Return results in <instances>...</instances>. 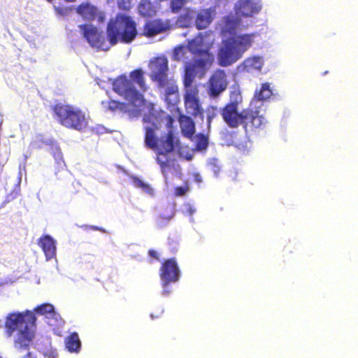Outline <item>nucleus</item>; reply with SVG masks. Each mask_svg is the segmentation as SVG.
<instances>
[{"mask_svg": "<svg viewBox=\"0 0 358 358\" xmlns=\"http://www.w3.org/2000/svg\"><path fill=\"white\" fill-rule=\"evenodd\" d=\"M143 122L146 124L143 127L145 145L156 152V161L163 173L170 166L171 159L168 155L174 150H177L180 157L188 161L192 159V154L189 150L185 151L187 148L181 145L179 138L172 130L159 136L157 135L162 122L157 115L152 113L145 114Z\"/></svg>", "mask_w": 358, "mask_h": 358, "instance_id": "obj_1", "label": "nucleus"}, {"mask_svg": "<svg viewBox=\"0 0 358 358\" xmlns=\"http://www.w3.org/2000/svg\"><path fill=\"white\" fill-rule=\"evenodd\" d=\"M239 24L240 20L234 16L229 15L225 17L222 34L229 37L222 41V45L218 50V63L221 66H228L237 62L255 42L256 33L236 34Z\"/></svg>", "mask_w": 358, "mask_h": 358, "instance_id": "obj_2", "label": "nucleus"}, {"mask_svg": "<svg viewBox=\"0 0 358 358\" xmlns=\"http://www.w3.org/2000/svg\"><path fill=\"white\" fill-rule=\"evenodd\" d=\"M220 113L223 120L230 128H237L241 125L248 138L264 129L268 122L258 108L251 105L238 112L237 101L227 103L221 109Z\"/></svg>", "mask_w": 358, "mask_h": 358, "instance_id": "obj_3", "label": "nucleus"}, {"mask_svg": "<svg viewBox=\"0 0 358 358\" xmlns=\"http://www.w3.org/2000/svg\"><path fill=\"white\" fill-rule=\"evenodd\" d=\"M36 317L30 310L9 313L5 320V331L8 336L17 332L14 347L19 352L28 350L34 337Z\"/></svg>", "mask_w": 358, "mask_h": 358, "instance_id": "obj_4", "label": "nucleus"}, {"mask_svg": "<svg viewBox=\"0 0 358 358\" xmlns=\"http://www.w3.org/2000/svg\"><path fill=\"white\" fill-rule=\"evenodd\" d=\"M106 34L112 45H116L118 42L130 43L138 35L136 23L131 17L118 14L115 21L108 24Z\"/></svg>", "mask_w": 358, "mask_h": 358, "instance_id": "obj_5", "label": "nucleus"}, {"mask_svg": "<svg viewBox=\"0 0 358 358\" xmlns=\"http://www.w3.org/2000/svg\"><path fill=\"white\" fill-rule=\"evenodd\" d=\"M52 111L57 122L69 129L83 131L88 127L89 117L78 107L58 103L52 106Z\"/></svg>", "mask_w": 358, "mask_h": 358, "instance_id": "obj_6", "label": "nucleus"}, {"mask_svg": "<svg viewBox=\"0 0 358 358\" xmlns=\"http://www.w3.org/2000/svg\"><path fill=\"white\" fill-rule=\"evenodd\" d=\"M112 85L113 91L131 105L137 106L143 103V95L135 88L131 80L126 75L117 77Z\"/></svg>", "mask_w": 358, "mask_h": 358, "instance_id": "obj_7", "label": "nucleus"}, {"mask_svg": "<svg viewBox=\"0 0 358 358\" xmlns=\"http://www.w3.org/2000/svg\"><path fill=\"white\" fill-rule=\"evenodd\" d=\"M159 276L162 285L164 288L163 293L169 294L170 292L165 288L171 283L178 282L180 278V270L176 258L166 259L162 262Z\"/></svg>", "mask_w": 358, "mask_h": 358, "instance_id": "obj_8", "label": "nucleus"}, {"mask_svg": "<svg viewBox=\"0 0 358 358\" xmlns=\"http://www.w3.org/2000/svg\"><path fill=\"white\" fill-rule=\"evenodd\" d=\"M184 103L187 113L194 117H200L202 120H203L204 110L199 99L198 88L185 90Z\"/></svg>", "mask_w": 358, "mask_h": 358, "instance_id": "obj_9", "label": "nucleus"}, {"mask_svg": "<svg viewBox=\"0 0 358 358\" xmlns=\"http://www.w3.org/2000/svg\"><path fill=\"white\" fill-rule=\"evenodd\" d=\"M227 85L228 81L225 71L217 69L209 78L208 93L210 96L216 97L227 89Z\"/></svg>", "mask_w": 358, "mask_h": 358, "instance_id": "obj_10", "label": "nucleus"}, {"mask_svg": "<svg viewBox=\"0 0 358 358\" xmlns=\"http://www.w3.org/2000/svg\"><path fill=\"white\" fill-rule=\"evenodd\" d=\"M151 70V79L152 81L158 83L161 82L164 83L168 78V59L164 56L157 57L154 58L150 64Z\"/></svg>", "mask_w": 358, "mask_h": 358, "instance_id": "obj_11", "label": "nucleus"}, {"mask_svg": "<svg viewBox=\"0 0 358 358\" xmlns=\"http://www.w3.org/2000/svg\"><path fill=\"white\" fill-rule=\"evenodd\" d=\"M83 31V36L92 47L99 49L104 48L105 36L99 32L96 27L91 24H81L79 26Z\"/></svg>", "mask_w": 358, "mask_h": 358, "instance_id": "obj_12", "label": "nucleus"}, {"mask_svg": "<svg viewBox=\"0 0 358 358\" xmlns=\"http://www.w3.org/2000/svg\"><path fill=\"white\" fill-rule=\"evenodd\" d=\"M159 88L165 89V101L168 105L175 106L178 102V87L175 80L166 78V82L157 83Z\"/></svg>", "mask_w": 358, "mask_h": 358, "instance_id": "obj_13", "label": "nucleus"}, {"mask_svg": "<svg viewBox=\"0 0 358 358\" xmlns=\"http://www.w3.org/2000/svg\"><path fill=\"white\" fill-rule=\"evenodd\" d=\"M169 29V24L161 19L148 20L143 28V35L146 37H153Z\"/></svg>", "mask_w": 358, "mask_h": 358, "instance_id": "obj_14", "label": "nucleus"}, {"mask_svg": "<svg viewBox=\"0 0 358 358\" xmlns=\"http://www.w3.org/2000/svg\"><path fill=\"white\" fill-rule=\"evenodd\" d=\"M38 245L43 251L47 259H50L56 255V242L49 235H43L38 240Z\"/></svg>", "mask_w": 358, "mask_h": 358, "instance_id": "obj_15", "label": "nucleus"}, {"mask_svg": "<svg viewBox=\"0 0 358 358\" xmlns=\"http://www.w3.org/2000/svg\"><path fill=\"white\" fill-rule=\"evenodd\" d=\"M180 127L182 135L192 139L195 133V124L193 120L186 115H180L178 117Z\"/></svg>", "mask_w": 358, "mask_h": 358, "instance_id": "obj_16", "label": "nucleus"}, {"mask_svg": "<svg viewBox=\"0 0 358 358\" xmlns=\"http://www.w3.org/2000/svg\"><path fill=\"white\" fill-rule=\"evenodd\" d=\"M187 48L194 55L202 54L204 51H210V45H206L203 42V36L199 34L196 37L189 41Z\"/></svg>", "mask_w": 358, "mask_h": 358, "instance_id": "obj_17", "label": "nucleus"}, {"mask_svg": "<svg viewBox=\"0 0 358 358\" xmlns=\"http://www.w3.org/2000/svg\"><path fill=\"white\" fill-rule=\"evenodd\" d=\"M76 12L85 20L92 21L97 16V8L89 2L80 3L76 8Z\"/></svg>", "mask_w": 358, "mask_h": 358, "instance_id": "obj_18", "label": "nucleus"}, {"mask_svg": "<svg viewBox=\"0 0 358 358\" xmlns=\"http://www.w3.org/2000/svg\"><path fill=\"white\" fill-rule=\"evenodd\" d=\"M213 11L211 8L202 9L197 13L195 26L198 29H203L208 27L213 21Z\"/></svg>", "mask_w": 358, "mask_h": 358, "instance_id": "obj_19", "label": "nucleus"}, {"mask_svg": "<svg viewBox=\"0 0 358 358\" xmlns=\"http://www.w3.org/2000/svg\"><path fill=\"white\" fill-rule=\"evenodd\" d=\"M259 12V8L251 0H241L236 13L242 17H251Z\"/></svg>", "mask_w": 358, "mask_h": 358, "instance_id": "obj_20", "label": "nucleus"}, {"mask_svg": "<svg viewBox=\"0 0 358 358\" xmlns=\"http://www.w3.org/2000/svg\"><path fill=\"white\" fill-rule=\"evenodd\" d=\"M196 75V65L193 63H187L185 68V74L183 77V85L185 90L191 88H197L196 85H193L194 80Z\"/></svg>", "mask_w": 358, "mask_h": 358, "instance_id": "obj_21", "label": "nucleus"}, {"mask_svg": "<svg viewBox=\"0 0 358 358\" xmlns=\"http://www.w3.org/2000/svg\"><path fill=\"white\" fill-rule=\"evenodd\" d=\"M196 56L200 58L197 59L194 64L196 67L199 66L202 69L210 68L214 62V55L209 50L204 51L202 54H199Z\"/></svg>", "mask_w": 358, "mask_h": 358, "instance_id": "obj_22", "label": "nucleus"}, {"mask_svg": "<svg viewBox=\"0 0 358 358\" xmlns=\"http://www.w3.org/2000/svg\"><path fill=\"white\" fill-rule=\"evenodd\" d=\"M65 346L71 352H78L81 348V342L76 332L71 333L65 339Z\"/></svg>", "mask_w": 358, "mask_h": 358, "instance_id": "obj_23", "label": "nucleus"}, {"mask_svg": "<svg viewBox=\"0 0 358 358\" xmlns=\"http://www.w3.org/2000/svg\"><path fill=\"white\" fill-rule=\"evenodd\" d=\"M129 78L133 84L136 83L141 90L143 92L146 91L147 87L144 77V71L141 69L138 68L131 71L129 73Z\"/></svg>", "mask_w": 358, "mask_h": 358, "instance_id": "obj_24", "label": "nucleus"}, {"mask_svg": "<svg viewBox=\"0 0 358 358\" xmlns=\"http://www.w3.org/2000/svg\"><path fill=\"white\" fill-rule=\"evenodd\" d=\"M262 66L263 60L258 56L247 58L242 63L243 68L248 72L253 69L261 70Z\"/></svg>", "mask_w": 358, "mask_h": 358, "instance_id": "obj_25", "label": "nucleus"}, {"mask_svg": "<svg viewBox=\"0 0 358 358\" xmlns=\"http://www.w3.org/2000/svg\"><path fill=\"white\" fill-rule=\"evenodd\" d=\"M138 10L141 16L145 17H152L156 13L152 3L149 0H141L138 6Z\"/></svg>", "mask_w": 358, "mask_h": 358, "instance_id": "obj_26", "label": "nucleus"}, {"mask_svg": "<svg viewBox=\"0 0 358 358\" xmlns=\"http://www.w3.org/2000/svg\"><path fill=\"white\" fill-rule=\"evenodd\" d=\"M34 310L36 314L43 315L46 318H53L57 315L54 306L50 303L38 306Z\"/></svg>", "mask_w": 358, "mask_h": 358, "instance_id": "obj_27", "label": "nucleus"}, {"mask_svg": "<svg viewBox=\"0 0 358 358\" xmlns=\"http://www.w3.org/2000/svg\"><path fill=\"white\" fill-rule=\"evenodd\" d=\"M194 17V11L187 10L185 13L180 15L177 20V24L181 27H188L192 24V21Z\"/></svg>", "mask_w": 358, "mask_h": 358, "instance_id": "obj_28", "label": "nucleus"}, {"mask_svg": "<svg viewBox=\"0 0 358 358\" xmlns=\"http://www.w3.org/2000/svg\"><path fill=\"white\" fill-rule=\"evenodd\" d=\"M272 94L269 83H265L262 85L259 91H256L255 97L259 101H264L270 98Z\"/></svg>", "mask_w": 358, "mask_h": 358, "instance_id": "obj_29", "label": "nucleus"}, {"mask_svg": "<svg viewBox=\"0 0 358 358\" xmlns=\"http://www.w3.org/2000/svg\"><path fill=\"white\" fill-rule=\"evenodd\" d=\"M108 110L112 112L122 111L125 112L127 108V106L125 103L121 102L116 100H110L107 102Z\"/></svg>", "mask_w": 358, "mask_h": 358, "instance_id": "obj_30", "label": "nucleus"}, {"mask_svg": "<svg viewBox=\"0 0 358 358\" xmlns=\"http://www.w3.org/2000/svg\"><path fill=\"white\" fill-rule=\"evenodd\" d=\"M208 145V137L201 133H199L195 136V148L196 150H203L207 148Z\"/></svg>", "mask_w": 358, "mask_h": 358, "instance_id": "obj_31", "label": "nucleus"}, {"mask_svg": "<svg viewBox=\"0 0 358 358\" xmlns=\"http://www.w3.org/2000/svg\"><path fill=\"white\" fill-rule=\"evenodd\" d=\"M52 155L57 164V169L64 170L66 168V164L61 150L57 148H55L52 152Z\"/></svg>", "mask_w": 358, "mask_h": 358, "instance_id": "obj_32", "label": "nucleus"}, {"mask_svg": "<svg viewBox=\"0 0 358 358\" xmlns=\"http://www.w3.org/2000/svg\"><path fill=\"white\" fill-rule=\"evenodd\" d=\"M186 48L182 45L174 48L173 52V59L175 61H181L185 58Z\"/></svg>", "mask_w": 358, "mask_h": 358, "instance_id": "obj_33", "label": "nucleus"}, {"mask_svg": "<svg viewBox=\"0 0 358 358\" xmlns=\"http://www.w3.org/2000/svg\"><path fill=\"white\" fill-rule=\"evenodd\" d=\"M133 182H134L135 187L142 189L144 192H145L147 193L152 192V188L150 187V186L148 184L145 183L143 181H142L138 178L134 177Z\"/></svg>", "mask_w": 358, "mask_h": 358, "instance_id": "obj_34", "label": "nucleus"}, {"mask_svg": "<svg viewBox=\"0 0 358 358\" xmlns=\"http://www.w3.org/2000/svg\"><path fill=\"white\" fill-rule=\"evenodd\" d=\"M188 0H171V9L173 13H178Z\"/></svg>", "mask_w": 358, "mask_h": 358, "instance_id": "obj_35", "label": "nucleus"}, {"mask_svg": "<svg viewBox=\"0 0 358 358\" xmlns=\"http://www.w3.org/2000/svg\"><path fill=\"white\" fill-rule=\"evenodd\" d=\"M117 6L120 9L128 11L132 7L131 0H117Z\"/></svg>", "mask_w": 358, "mask_h": 358, "instance_id": "obj_36", "label": "nucleus"}, {"mask_svg": "<svg viewBox=\"0 0 358 358\" xmlns=\"http://www.w3.org/2000/svg\"><path fill=\"white\" fill-rule=\"evenodd\" d=\"M217 110V108L215 106H210L208 109V112L209 113L208 116V124H210L212 120L216 116Z\"/></svg>", "mask_w": 358, "mask_h": 358, "instance_id": "obj_37", "label": "nucleus"}, {"mask_svg": "<svg viewBox=\"0 0 358 358\" xmlns=\"http://www.w3.org/2000/svg\"><path fill=\"white\" fill-rule=\"evenodd\" d=\"M187 188L182 186L176 187L174 189L175 195L177 196H182L185 194Z\"/></svg>", "mask_w": 358, "mask_h": 358, "instance_id": "obj_38", "label": "nucleus"}, {"mask_svg": "<svg viewBox=\"0 0 358 358\" xmlns=\"http://www.w3.org/2000/svg\"><path fill=\"white\" fill-rule=\"evenodd\" d=\"M148 256L150 257H151L152 259H153L156 261L160 260L159 255L157 250H155L154 249H150L148 252Z\"/></svg>", "mask_w": 358, "mask_h": 358, "instance_id": "obj_39", "label": "nucleus"}, {"mask_svg": "<svg viewBox=\"0 0 358 358\" xmlns=\"http://www.w3.org/2000/svg\"><path fill=\"white\" fill-rule=\"evenodd\" d=\"M44 355L48 358H55L57 357L58 353L56 350H51L50 351L44 352Z\"/></svg>", "mask_w": 358, "mask_h": 358, "instance_id": "obj_40", "label": "nucleus"}, {"mask_svg": "<svg viewBox=\"0 0 358 358\" xmlns=\"http://www.w3.org/2000/svg\"><path fill=\"white\" fill-rule=\"evenodd\" d=\"M165 119L166 120L167 127L171 128L173 123V117L171 115H168L165 117Z\"/></svg>", "mask_w": 358, "mask_h": 358, "instance_id": "obj_41", "label": "nucleus"}, {"mask_svg": "<svg viewBox=\"0 0 358 358\" xmlns=\"http://www.w3.org/2000/svg\"><path fill=\"white\" fill-rule=\"evenodd\" d=\"M22 358H36V357L32 352H27V354Z\"/></svg>", "mask_w": 358, "mask_h": 358, "instance_id": "obj_42", "label": "nucleus"}, {"mask_svg": "<svg viewBox=\"0 0 358 358\" xmlns=\"http://www.w3.org/2000/svg\"><path fill=\"white\" fill-rule=\"evenodd\" d=\"M159 218H160L161 220H164L165 221L168 222V221H169V220H170V219L171 218V216H168V217H163V216L160 215V216H159Z\"/></svg>", "mask_w": 358, "mask_h": 358, "instance_id": "obj_43", "label": "nucleus"}, {"mask_svg": "<svg viewBox=\"0 0 358 358\" xmlns=\"http://www.w3.org/2000/svg\"><path fill=\"white\" fill-rule=\"evenodd\" d=\"M159 224H161V222L163 220H161L159 217Z\"/></svg>", "mask_w": 358, "mask_h": 358, "instance_id": "obj_44", "label": "nucleus"}, {"mask_svg": "<svg viewBox=\"0 0 358 358\" xmlns=\"http://www.w3.org/2000/svg\"><path fill=\"white\" fill-rule=\"evenodd\" d=\"M1 123H2V120L1 119V120H0V124H1Z\"/></svg>", "mask_w": 358, "mask_h": 358, "instance_id": "obj_45", "label": "nucleus"}, {"mask_svg": "<svg viewBox=\"0 0 358 358\" xmlns=\"http://www.w3.org/2000/svg\"><path fill=\"white\" fill-rule=\"evenodd\" d=\"M0 358H1V357H0Z\"/></svg>", "mask_w": 358, "mask_h": 358, "instance_id": "obj_46", "label": "nucleus"}]
</instances>
